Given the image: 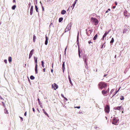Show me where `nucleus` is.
<instances>
[{
    "instance_id": "obj_1",
    "label": "nucleus",
    "mask_w": 130,
    "mask_h": 130,
    "mask_svg": "<svg viewBox=\"0 0 130 130\" xmlns=\"http://www.w3.org/2000/svg\"><path fill=\"white\" fill-rule=\"evenodd\" d=\"M98 86L99 88L100 89H102L103 88L106 87L107 86V85L105 82H101L99 83Z\"/></svg>"
},
{
    "instance_id": "obj_2",
    "label": "nucleus",
    "mask_w": 130,
    "mask_h": 130,
    "mask_svg": "<svg viewBox=\"0 0 130 130\" xmlns=\"http://www.w3.org/2000/svg\"><path fill=\"white\" fill-rule=\"evenodd\" d=\"M91 22L95 25H97L99 23V21L96 18L92 17L91 19Z\"/></svg>"
},
{
    "instance_id": "obj_3",
    "label": "nucleus",
    "mask_w": 130,
    "mask_h": 130,
    "mask_svg": "<svg viewBox=\"0 0 130 130\" xmlns=\"http://www.w3.org/2000/svg\"><path fill=\"white\" fill-rule=\"evenodd\" d=\"M119 122V121L118 118L114 117L112 120V123L113 124L117 125L118 124Z\"/></svg>"
},
{
    "instance_id": "obj_4",
    "label": "nucleus",
    "mask_w": 130,
    "mask_h": 130,
    "mask_svg": "<svg viewBox=\"0 0 130 130\" xmlns=\"http://www.w3.org/2000/svg\"><path fill=\"white\" fill-rule=\"evenodd\" d=\"M76 42H77V44L78 46V55H79V57L80 58L81 57V56L80 55V51L79 49V33H78L77 35V38Z\"/></svg>"
},
{
    "instance_id": "obj_5",
    "label": "nucleus",
    "mask_w": 130,
    "mask_h": 130,
    "mask_svg": "<svg viewBox=\"0 0 130 130\" xmlns=\"http://www.w3.org/2000/svg\"><path fill=\"white\" fill-rule=\"evenodd\" d=\"M105 111L106 113H109L110 111V107L109 106L106 105L105 108Z\"/></svg>"
},
{
    "instance_id": "obj_6",
    "label": "nucleus",
    "mask_w": 130,
    "mask_h": 130,
    "mask_svg": "<svg viewBox=\"0 0 130 130\" xmlns=\"http://www.w3.org/2000/svg\"><path fill=\"white\" fill-rule=\"evenodd\" d=\"M71 23H69L67 25V27L66 28V32L68 31L71 29Z\"/></svg>"
},
{
    "instance_id": "obj_7",
    "label": "nucleus",
    "mask_w": 130,
    "mask_h": 130,
    "mask_svg": "<svg viewBox=\"0 0 130 130\" xmlns=\"http://www.w3.org/2000/svg\"><path fill=\"white\" fill-rule=\"evenodd\" d=\"M58 87V85L55 83H54V84H52V88H53L54 90H56V89H57Z\"/></svg>"
},
{
    "instance_id": "obj_8",
    "label": "nucleus",
    "mask_w": 130,
    "mask_h": 130,
    "mask_svg": "<svg viewBox=\"0 0 130 130\" xmlns=\"http://www.w3.org/2000/svg\"><path fill=\"white\" fill-rule=\"evenodd\" d=\"M114 109L118 110L120 111H122L123 109V108L122 106L115 107L114 108Z\"/></svg>"
},
{
    "instance_id": "obj_9",
    "label": "nucleus",
    "mask_w": 130,
    "mask_h": 130,
    "mask_svg": "<svg viewBox=\"0 0 130 130\" xmlns=\"http://www.w3.org/2000/svg\"><path fill=\"white\" fill-rule=\"evenodd\" d=\"M83 60L85 62V63L86 64V66L87 65V59L86 55H84Z\"/></svg>"
},
{
    "instance_id": "obj_10",
    "label": "nucleus",
    "mask_w": 130,
    "mask_h": 130,
    "mask_svg": "<svg viewBox=\"0 0 130 130\" xmlns=\"http://www.w3.org/2000/svg\"><path fill=\"white\" fill-rule=\"evenodd\" d=\"M34 50L33 49L32 50L30 51V53L29 54V59L32 56V55L33 54L34 52Z\"/></svg>"
},
{
    "instance_id": "obj_11",
    "label": "nucleus",
    "mask_w": 130,
    "mask_h": 130,
    "mask_svg": "<svg viewBox=\"0 0 130 130\" xmlns=\"http://www.w3.org/2000/svg\"><path fill=\"white\" fill-rule=\"evenodd\" d=\"M33 6H31L30 9V15H31L32 14L33 12Z\"/></svg>"
},
{
    "instance_id": "obj_12",
    "label": "nucleus",
    "mask_w": 130,
    "mask_h": 130,
    "mask_svg": "<svg viewBox=\"0 0 130 130\" xmlns=\"http://www.w3.org/2000/svg\"><path fill=\"white\" fill-rule=\"evenodd\" d=\"M107 91L103 90L102 91V93L103 95H105L106 94H107Z\"/></svg>"
},
{
    "instance_id": "obj_13",
    "label": "nucleus",
    "mask_w": 130,
    "mask_h": 130,
    "mask_svg": "<svg viewBox=\"0 0 130 130\" xmlns=\"http://www.w3.org/2000/svg\"><path fill=\"white\" fill-rule=\"evenodd\" d=\"M45 39H46V40H45V45H47V44L48 40V38L47 37V36H46Z\"/></svg>"
},
{
    "instance_id": "obj_14",
    "label": "nucleus",
    "mask_w": 130,
    "mask_h": 130,
    "mask_svg": "<svg viewBox=\"0 0 130 130\" xmlns=\"http://www.w3.org/2000/svg\"><path fill=\"white\" fill-rule=\"evenodd\" d=\"M78 0H75V1L74 2V3H73V4H72V6L73 7V8H72V9H73V8H74V7L75 6V4H76V2H77V1Z\"/></svg>"
},
{
    "instance_id": "obj_15",
    "label": "nucleus",
    "mask_w": 130,
    "mask_h": 130,
    "mask_svg": "<svg viewBox=\"0 0 130 130\" xmlns=\"http://www.w3.org/2000/svg\"><path fill=\"white\" fill-rule=\"evenodd\" d=\"M68 77V78L69 79V82H70L71 84V85L72 86H73V84H72V82H71V78H70V76H69V75Z\"/></svg>"
},
{
    "instance_id": "obj_16",
    "label": "nucleus",
    "mask_w": 130,
    "mask_h": 130,
    "mask_svg": "<svg viewBox=\"0 0 130 130\" xmlns=\"http://www.w3.org/2000/svg\"><path fill=\"white\" fill-rule=\"evenodd\" d=\"M62 68L63 69V72L64 73V70L65 69V68H64V62H63V63L62 64Z\"/></svg>"
},
{
    "instance_id": "obj_17",
    "label": "nucleus",
    "mask_w": 130,
    "mask_h": 130,
    "mask_svg": "<svg viewBox=\"0 0 130 130\" xmlns=\"http://www.w3.org/2000/svg\"><path fill=\"white\" fill-rule=\"evenodd\" d=\"M5 108V109H4V112L5 113L8 114V110H7V109H6V107Z\"/></svg>"
},
{
    "instance_id": "obj_18",
    "label": "nucleus",
    "mask_w": 130,
    "mask_h": 130,
    "mask_svg": "<svg viewBox=\"0 0 130 130\" xmlns=\"http://www.w3.org/2000/svg\"><path fill=\"white\" fill-rule=\"evenodd\" d=\"M35 71L36 74L38 73V70L37 69V65L36 64L35 68Z\"/></svg>"
},
{
    "instance_id": "obj_19",
    "label": "nucleus",
    "mask_w": 130,
    "mask_h": 130,
    "mask_svg": "<svg viewBox=\"0 0 130 130\" xmlns=\"http://www.w3.org/2000/svg\"><path fill=\"white\" fill-rule=\"evenodd\" d=\"M36 38V37L35 36V35H33V42H35Z\"/></svg>"
},
{
    "instance_id": "obj_20",
    "label": "nucleus",
    "mask_w": 130,
    "mask_h": 130,
    "mask_svg": "<svg viewBox=\"0 0 130 130\" xmlns=\"http://www.w3.org/2000/svg\"><path fill=\"white\" fill-rule=\"evenodd\" d=\"M8 60L9 63H11L12 61V58L11 57H9Z\"/></svg>"
},
{
    "instance_id": "obj_21",
    "label": "nucleus",
    "mask_w": 130,
    "mask_h": 130,
    "mask_svg": "<svg viewBox=\"0 0 130 130\" xmlns=\"http://www.w3.org/2000/svg\"><path fill=\"white\" fill-rule=\"evenodd\" d=\"M97 36H98V35L96 34L94 37V38H93V40H95L96 39V38H97Z\"/></svg>"
},
{
    "instance_id": "obj_22",
    "label": "nucleus",
    "mask_w": 130,
    "mask_h": 130,
    "mask_svg": "<svg viewBox=\"0 0 130 130\" xmlns=\"http://www.w3.org/2000/svg\"><path fill=\"white\" fill-rule=\"evenodd\" d=\"M114 42V39L113 38H112L111 41H110V43H112Z\"/></svg>"
},
{
    "instance_id": "obj_23",
    "label": "nucleus",
    "mask_w": 130,
    "mask_h": 130,
    "mask_svg": "<svg viewBox=\"0 0 130 130\" xmlns=\"http://www.w3.org/2000/svg\"><path fill=\"white\" fill-rule=\"evenodd\" d=\"M63 19L62 18H59V22H61L62 20H63Z\"/></svg>"
},
{
    "instance_id": "obj_24",
    "label": "nucleus",
    "mask_w": 130,
    "mask_h": 130,
    "mask_svg": "<svg viewBox=\"0 0 130 130\" xmlns=\"http://www.w3.org/2000/svg\"><path fill=\"white\" fill-rule=\"evenodd\" d=\"M38 103L39 105H41V104H42V103L40 101L39 99V98L38 99Z\"/></svg>"
},
{
    "instance_id": "obj_25",
    "label": "nucleus",
    "mask_w": 130,
    "mask_h": 130,
    "mask_svg": "<svg viewBox=\"0 0 130 130\" xmlns=\"http://www.w3.org/2000/svg\"><path fill=\"white\" fill-rule=\"evenodd\" d=\"M35 9H36V11L37 12H38V8L37 6L36 5H35Z\"/></svg>"
},
{
    "instance_id": "obj_26",
    "label": "nucleus",
    "mask_w": 130,
    "mask_h": 130,
    "mask_svg": "<svg viewBox=\"0 0 130 130\" xmlns=\"http://www.w3.org/2000/svg\"><path fill=\"white\" fill-rule=\"evenodd\" d=\"M16 7V6L15 5H14L12 6V9L13 10H14Z\"/></svg>"
},
{
    "instance_id": "obj_27",
    "label": "nucleus",
    "mask_w": 130,
    "mask_h": 130,
    "mask_svg": "<svg viewBox=\"0 0 130 130\" xmlns=\"http://www.w3.org/2000/svg\"><path fill=\"white\" fill-rule=\"evenodd\" d=\"M30 79L32 80H33L35 79V77L32 75H31L30 76Z\"/></svg>"
},
{
    "instance_id": "obj_28",
    "label": "nucleus",
    "mask_w": 130,
    "mask_h": 130,
    "mask_svg": "<svg viewBox=\"0 0 130 130\" xmlns=\"http://www.w3.org/2000/svg\"><path fill=\"white\" fill-rule=\"evenodd\" d=\"M124 98L123 97V96L122 95H121V96H120V99L121 100H124Z\"/></svg>"
},
{
    "instance_id": "obj_29",
    "label": "nucleus",
    "mask_w": 130,
    "mask_h": 130,
    "mask_svg": "<svg viewBox=\"0 0 130 130\" xmlns=\"http://www.w3.org/2000/svg\"><path fill=\"white\" fill-rule=\"evenodd\" d=\"M120 87L119 88L118 90L117 91H116L115 92V94H114L112 96V97H113L118 92V91H119V90H120Z\"/></svg>"
},
{
    "instance_id": "obj_30",
    "label": "nucleus",
    "mask_w": 130,
    "mask_h": 130,
    "mask_svg": "<svg viewBox=\"0 0 130 130\" xmlns=\"http://www.w3.org/2000/svg\"><path fill=\"white\" fill-rule=\"evenodd\" d=\"M42 63V67L43 68H44V62L43 61H41Z\"/></svg>"
},
{
    "instance_id": "obj_31",
    "label": "nucleus",
    "mask_w": 130,
    "mask_h": 130,
    "mask_svg": "<svg viewBox=\"0 0 130 130\" xmlns=\"http://www.w3.org/2000/svg\"><path fill=\"white\" fill-rule=\"evenodd\" d=\"M61 13L62 14H65V10H62L61 12Z\"/></svg>"
},
{
    "instance_id": "obj_32",
    "label": "nucleus",
    "mask_w": 130,
    "mask_h": 130,
    "mask_svg": "<svg viewBox=\"0 0 130 130\" xmlns=\"http://www.w3.org/2000/svg\"><path fill=\"white\" fill-rule=\"evenodd\" d=\"M110 30H111V29H110L108 31V32H107V31H106V32H105V34L107 35V34H108L110 32Z\"/></svg>"
},
{
    "instance_id": "obj_33",
    "label": "nucleus",
    "mask_w": 130,
    "mask_h": 130,
    "mask_svg": "<svg viewBox=\"0 0 130 130\" xmlns=\"http://www.w3.org/2000/svg\"><path fill=\"white\" fill-rule=\"evenodd\" d=\"M2 103L3 104V106L4 107V108H5L6 107L5 104L3 102H2Z\"/></svg>"
},
{
    "instance_id": "obj_34",
    "label": "nucleus",
    "mask_w": 130,
    "mask_h": 130,
    "mask_svg": "<svg viewBox=\"0 0 130 130\" xmlns=\"http://www.w3.org/2000/svg\"><path fill=\"white\" fill-rule=\"evenodd\" d=\"M114 89H112L110 92V94L112 93L113 92V91H114Z\"/></svg>"
},
{
    "instance_id": "obj_35",
    "label": "nucleus",
    "mask_w": 130,
    "mask_h": 130,
    "mask_svg": "<svg viewBox=\"0 0 130 130\" xmlns=\"http://www.w3.org/2000/svg\"><path fill=\"white\" fill-rule=\"evenodd\" d=\"M127 30L126 29H124L123 30V33H124L125 32V31H127Z\"/></svg>"
},
{
    "instance_id": "obj_36",
    "label": "nucleus",
    "mask_w": 130,
    "mask_h": 130,
    "mask_svg": "<svg viewBox=\"0 0 130 130\" xmlns=\"http://www.w3.org/2000/svg\"><path fill=\"white\" fill-rule=\"evenodd\" d=\"M44 114L46 116H48V114H47V113L45 112H44Z\"/></svg>"
},
{
    "instance_id": "obj_37",
    "label": "nucleus",
    "mask_w": 130,
    "mask_h": 130,
    "mask_svg": "<svg viewBox=\"0 0 130 130\" xmlns=\"http://www.w3.org/2000/svg\"><path fill=\"white\" fill-rule=\"evenodd\" d=\"M75 108H76L78 109H79L80 108V106H77L76 107H75Z\"/></svg>"
},
{
    "instance_id": "obj_38",
    "label": "nucleus",
    "mask_w": 130,
    "mask_h": 130,
    "mask_svg": "<svg viewBox=\"0 0 130 130\" xmlns=\"http://www.w3.org/2000/svg\"><path fill=\"white\" fill-rule=\"evenodd\" d=\"M35 60V62L36 63V64L37 65V59H36Z\"/></svg>"
},
{
    "instance_id": "obj_39",
    "label": "nucleus",
    "mask_w": 130,
    "mask_h": 130,
    "mask_svg": "<svg viewBox=\"0 0 130 130\" xmlns=\"http://www.w3.org/2000/svg\"><path fill=\"white\" fill-rule=\"evenodd\" d=\"M88 43L89 44H90L91 43H92H92L90 41H89L88 42Z\"/></svg>"
},
{
    "instance_id": "obj_40",
    "label": "nucleus",
    "mask_w": 130,
    "mask_h": 130,
    "mask_svg": "<svg viewBox=\"0 0 130 130\" xmlns=\"http://www.w3.org/2000/svg\"><path fill=\"white\" fill-rule=\"evenodd\" d=\"M106 35L104 34V35L103 36L104 37H105L106 36Z\"/></svg>"
},
{
    "instance_id": "obj_41",
    "label": "nucleus",
    "mask_w": 130,
    "mask_h": 130,
    "mask_svg": "<svg viewBox=\"0 0 130 130\" xmlns=\"http://www.w3.org/2000/svg\"><path fill=\"white\" fill-rule=\"evenodd\" d=\"M34 58L35 60H36V59H37V57H34Z\"/></svg>"
},
{
    "instance_id": "obj_42",
    "label": "nucleus",
    "mask_w": 130,
    "mask_h": 130,
    "mask_svg": "<svg viewBox=\"0 0 130 130\" xmlns=\"http://www.w3.org/2000/svg\"><path fill=\"white\" fill-rule=\"evenodd\" d=\"M4 61L5 63H7V61L6 60H5Z\"/></svg>"
},
{
    "instance_id": "obj_43",
    "label": "nucleus",
    "mask_w": 130,
    "mask_h": 130,
    "mask_svg": "<svg viewBox=\"0 0 130 130\" xmlns=\"http://www.w3.org/2000/svg\"><path fill=\"white\" fill-rule=\"evenodd\" d=\"M20 118L21 119V120H22V121H23V118H22L21 117H20Z\"/></svg>"
},
{
    "instance_id": "obj_44",
    "label": "nucleus",
    "mask_w": 130,
    "mask_h": 130,
    "mask_svg": "<svg viewBox=\"0 0 130 130\" xmlns=\"http://www.w3.org/2000/svg\"><path fill=\"white\" fill-rule=\"evenodd\" d=\"M24 115L25 116H26V112L25 113H24Z\"/></svg>"
},
{
    "instance_id": "obj_45",
    "label": "nucleus",
    "mask_w": 130,
    "mask_h": 130,
    "mask_svg": "<svg viewBox=\"0 0 130 130\" xmlns=\"http://www.w3.org/2000/svg\"><path fill=\"white\" fill-rule=\"evenodd\" d=\"M42 10L43 11H44V7L42 6Z\"/></svg>"
},
{
    "instance_id": "obj_46",
    "label": "nucleus",
    "mask_w": 130,
    "mask_h": 130,
    "mask_svg": "<svg viewBox=\"0 0 130 130\" xmlns=\"http://www.w3.org/2000/svg\"><path fill=\"white\" fill-rule=\"evenodd\" d=\"M32 110L34 112H35V110L34 108H32Z\"/></svg>"
},
{
    "instance_id": "obj_47",
    "label": "nucleus",
    "mask_w": 130,
    "mask_h": 130,
    "mask_svg": "<svg viewBox=\"0 0 130 130\" xmlns=\"http://www.w3.org/2000/svg\"><path fill=\"white\" fill-rule=\"evenodd\" d=\"M53 65H54V64L53 63H52V67L53 68Z\"/></svg>"
},
{
    "instance_id": "obj_48",
    "label": "nucleus",
    "mask_w": 130,
    "mask_h": 130,
    "mask_svg": "<svg viewBox=\"0 0 130 130\" xmlns=\"http://www.w3.org/2000/svg\"><path fill=\"white\" fill-rule=\"evenodd\" d=\"M115 5H117V3L116 2H115Z\"/></svg>"
},
{
    "instance_id": "obj_49",
    "label": "nucleus",
    "mask_w": 130,
    "mask_h": 130,
    "mask_svg": "<svg viewBox=\"0 0 130 130\" xmlns=\"http://www.w3.org/2000/svg\"><path fill=\"white\" fill-rule=\"evenodd\" d=\"M94 128L95 129H96L97 128V126H94Z\"/></svg>"
},
{
    "instance_id": "obj_50",
    "label": "nucleus",
    "mask_w": 130,
    "mask_h": 130,
    "mask_svg": "<svg viewBox=\"0 0 130 130\" xmlns=\"http://www.w3.org/2000/svg\"><path fill=\"white\" fill-rule=\"evenodd\" d=\"M0 99L1 100H4L3 99L1 96L0 97Z\"/></svg>"
},
{
    "instance_id": "obj_51",
    "label": "nucleus",
    "mask_w": 130,
    "mask_h": 130,
    "mask_svg": "<svg viewBox=\"0 0 130 130\" xmlns=\"http://www.w3.org/2000/svg\"><path fill=\"white\" fill-rule=\"evenodd\" d=\"M124 14L125 15V16H127V15H126V14H125V12H124Z\"/></svg>"
},
{
    "instance_id": "obj_52",
    "label": "nucleus",
    "mask_w": 130,
    "mask_h": 130,
    "mask_svg": "<svg viewBox=\"0 0 130 130\" xmlns=\"http://www.w3.org/2000/svg\"><path fill=\"white\" fill-rule=\"evenodd\" d=\"M104 45V44H103L102 45V46H101V48H103V46Z\"/></svg>"
},
{
    "instance_id": "obj_53",
    "label": "nucleus",
    "mask_w": 130,
    "mask_h": 130,
    "mask_svg": "<svg viewBox=\"0 0 130 130\" xmlns=\"http://www.w3.org/2000/svg\"><path fill=\"white\" fill-rule=\"evenodd\" d=\"M115 7H116V6H113V7L112 8H113V9H114V8H115Z\"/></svg>"
},
{
    "instance_id": "obj_54",
    "label": "nucleus",
    "mask_w": 130,
    "mask_h": 130,
    "mask_svg": "<svg viewBox=\"0 0 130 130\" xmlns=\"http://www.w3.org/2000/svg\"><path fill=\"white\" fill-rule=\"evenodd\" d=\"M43 72H45V69L44 68L43 69Z\"/></svg>"
},
{
    "instance_id": "obj_55",
    "label": "nucleus",
    "mask_w": 130,
    "mask_h": 130,
    "mask_svg": "<svg viewBox=\"0 0 130 130\" xmlns=\"http://www.w3.org/2000/svg\"><path fill=\"white\" fill-rule=\"evenodd\" d=\"M39 105L41 107H42V104H41V105Z\"/></svg>"
},
{
    "instance_id": "obj_56",
    "label": "nucleus",
    "mask_w": 130,
    "mask_h": 130,
    "mask_svg": "<svg viewBox=\"0 0 130 130\" xmlns=\"http://www.w3.org/2000/svg\"><path fill=\"white\" fill-rule=\"evenodd\" d=\"M104 38L105 37H104L103 36L102 38V39L103 40H104Z\"/></svg>"
},
{
    "instance_id": "obj_57",
    "label": "nucleus",
    "mask_w": 130,
    "mask_h": 130,
    "mask_svg": "<svg viewBox=\"0 0 130 130\" xmlns=\"http://www.w3.org/2000/svg\"><path fill=\"white\" fill-rule=\"evenodd\" d=\"M51 72L52 73H53V69H52L51 70Z\"/></svg>"
},
{
    "instance_id": "obj_58",
    "label": "nucleus",
    "mask_w": 130,
    "mask_h": 130,
    "mask_svg": "<svg viewBox=\"0 0 130 130\" xmlns=\"http://www.w3.org/2000/svg\"><path fill=\"white\" fill-rule=\"evenodd\" d=\"M15 0H13V2H14V3H15Z\"/></svg>"
},
{
    "instance_id": "obj_59",
    "label": "nucleus",
    "mask_w": 130,
    "mask_h": 130,
    "mask_svg": "<svg viewBox=\"0 0 130 130\" xmlns=\"http://www.w3.org/2000/svg\"><path fill=\"white\" fill-rule=\"evenodd\" d=\"M43 112H45V110L44 109H43Z\"/></svg>"
},
{
    "instance_id": "obj_60",
    "label": "nucleus",
    "mask_w": 130,
    "mask_h": 130,
    "mask_svg": "<svg viewBox=\"0 0 130 130\" xmlns=\"http://www.w3.org/2000/svg\"><path fill=\"white\" fill-rule=\"evenodd\" d=\"M61 96H62L63 98H65L64 97V96H63V95L62 94H61Z\"/></svg>"
},
{
    "instance_id": "obj_61",
    "label": "nucleus",
    "mask_w": 130,
    "mask_h": 130,
    "mask_svg": "<svg viewBox=\"0 0 130 130\" xmlns=\"http://www.w3.org/2000/svg\"><path fill=\"white\" fill-rule=\"evenodd\" d=\"M108 10H107V11H106V13H108Z\"/></svg>"
},
{
    "instance_id": "obj_62",
    "label": "nucleus",
    "mask_w": 130,
    "mask_h": 130,
    "mask_svg": "<svg viewBox=\"0 0 130 130\" xmlns=\"http://www.w3.org/2000/svg\"><path fill=\"white\" fill-rule=\"evenodd\" d=\"M107 75V74H106V75H104V77H105V76H106Z\"/></svg>"
},
{
    "instance_id": "obj_63",
    "label": "nucleus",
    "mask_w": 130,
    "mask_h": 130,
    "mask_svg": "<svg viewBox=\"0 0 130 130\" xmlns=\"http://www.w3.org/2000/svg\"><path fill=\"white\" fill-rule=\"evenodd\" d=\"M68 100L66 98V101H67Z\"/></svg>"
},
{
    "instance_id": "obj_64",
    "label": "nucleus",
    "mask_w": 130,
    "mask_h": 130,
    "mask_svg": "<svg viewBox=\"0 0 130 130\" xmlns=\"http://www.w3.org/2000/svg\"><path fill=\"white\" fill-rule=\"evenodd\" d=\"M116 55L115 56V58H116Z\"/></svg>"
}]
</instances>
